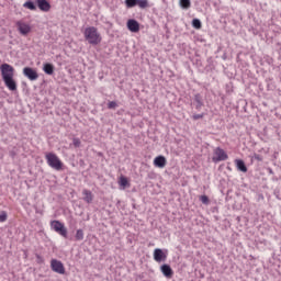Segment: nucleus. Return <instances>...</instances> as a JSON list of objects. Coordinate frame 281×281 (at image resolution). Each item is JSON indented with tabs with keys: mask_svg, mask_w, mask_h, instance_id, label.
<instances>
[{
	"mask_svg": "<svg viewBox=\"0 0 281 281\" xmlns=\"http://www.w3.org/2000/svg\"><path fill=\"white\" fill-rule=\"evenodd\" d=\"M2 80L9 91H16V80H14V67L10 64H2L0 66Z\"/></svg>",
	"mask_w": 281,
	"mask_h": 281,
	"instance_id": "obj_1",
	"label": "nucleus"
},
{
	"mask_svg": "<svg viewBox=\"0 0 281 281\" xmlns=\"http://www.w3.org/2000/svg\"><path fill=\"white\" fill-rule=\"evenodd\" d=\"M83 35L90 45H100V43H102V36H100L98 29L94 26L87 27Z\"/></svg>",
	"mask_w": 281,
	"mask_h": 281,
	"instance_id": "obj_2",
	"label": "nucleus"
},
{
	"mask_svg": "<svg viewBox=\"0 0 281 281\" xmlns=\"http://www.w3.org/2000/svg\"><path fill=\"white\" fill-rule=\"evenodd\" d=\"M47 164L50 168L54 170H63V161H60V158L56 156L54 153H49L46 155Z\"/></svg>",
	"mask_w": 281,
	"mask_h": 281,
	"instance_id": "obj_3",
	"label": "nucleus"
},
{
	"mask_svg": "<svg viewBox=\"0 0 281 281\" xmlns=\"http://www.w3.org/2000/svg\"><path fill=\"white\" fill-rule=\"evenodd\" d=\"M50 227L59 234V236H63V238H67V228L65 227V224H63L60 221H52Z\"/></svg>",
	"mask_w": 281,
	"mask_h": 281,
	"instance_id": "obj_4",
	"label": "nucleus"
},
{
	"mask_svg": "<svg viewBox=\"0 0 281 281\" xmlns=\"http://www.w3.org/2000/svg\"><path fill=\"white\" fill-rule=\"evenodd\" d=\"M50 269L55 271V273H59L60 276H65V266L63 261H58L57 259H53L50 261Z\"/></svg>",
	"mask_w": 281,
	"mask_h": 281,
	"instance_id": "obj_5",
	"label": "nucleus"
},
{
	"mask_svg": "<svg viewBox=\"0 0 281 281\" xmlns=\"http://www.w3.org/2000/svg\"><path fill=\"white\" fill-rule=\"evenodd\" d=\"M214 155L215 156L213 157V161L215 164H217V161H226V159H228L227 153H225V150L221 147L215 149Z\"/></svg>",
	"mask_w": 281,
	"mask_h": 281,
	"instance_id": "obj_6",
	"label": "nucleus"
},
{
	"mask_svg": "<svg viewBox=\"0 0 281 281\" xmlns=\"http://www.w3.org/2000/svg\"><path fill=\"white\" fill-rule=\"evenodd\" d=\"M23 75L31 81L38 80V72L32 67H24Z\"/></svg>",
	"mask_w": 281,
	"mask_h": 281,
	"instance_id": "obj_7",
	"label": "nucleus"
},
{
	"mask_svg": "<svg viewBox=\"0 0 281 281\" xmlns=\"http://www.w3.org/2000/svg\"><path fill=\"white\" fill-rule=\"evenodd\" d=\"M16 27L22 36H27L32 32V26L21 21L16 22Z\"/></svg>",
	"mask_w": 281,
	"mask_h": 281,
	"instance_id": "obj_8",
	"label": "nucleus"
},
{
	"mask_svg": "<svg viewBox=\"0 0 281 281\" xmlns=\"http://www.w3.org/2000/svg\"><path fill=\"white\" fill-rule=\"evenodd\" d=\"M167 258H168V256L166 254H164V250L161 248H156L154 250V260L156 262H166Z\"/></svg>",
	"mask_w": 281,
	"mask_h": 281,
	"instance_id": "obj_9",
	"label": "nucleus"
},
{
	"mask_svg": "<svg viewBox=\"0 0 281 281\" xmlns=\"http://www.w3.org/2000/svg\"><path fill=\"white\" fill-rule=\"evenodd\" d=\"M36 5L42 12H49L52 4L47 0H36Z\"/></svg>",
	"mask_w": 281,
	"mask_h": 281,
	"instance_id": "obj_10",
	"label": "nucleus"
},
{
	"mask_svg": "<svg viewBox=\"0 0 281 281\" xmlns=\"http://www.w3.org/2000/svg\"><path fill=\"white\" fill-rule=\"evenodd\" d=\"M160 271L162 276H165V278H172V276H175V271H172V268L170 267V265H167V263H164L160 267Z\"/></svg>",
	"mask_w": 281,
	"mask_h": 281,
	"instance_id": "obj_11",
	"label": "nucleus"
},
{
	"mask_svg": "<svg viewBox=\"0 0 281 281\" xmlns=\"http://www.w3.org/2000/svg\"><path fill=\"white\" fill-rule=\"evenodd\" d=\"M127 29L130 30V32H134V33L139 32V22H137V20H134V19L128 20Z\"/></svg>",
	"mask_w": 281,
	"mask_h": 281,
	"instance_id": "obj_12",
	"label": "nucleus"
},
{
	"mask_svg": "<svg viewBox=\"0 0 281 281\" xmlns=\"http://www.w3.org/2000/svg\"><path fill=\"white\" fill-rule=\"evenodd\" d=\"M166 157L164 156H158L154 159V166H156V168H166Z\"/></svg>",
	"mask_w": 281,
	"mask_h": 281,
	"instance_id": "obj_13",
	"label": "nucleus"
},
{
	"mask_svg": "<svg viewBox=\"0 0 281 281\" xmlns=\"http://www.w3.org/2000/svg\"><path fill=\"white\" fill-rule=\"evenodd\" d=\"M55 67L54 64H49V63H45L43 65V71L47 75V76H54V71H55Z\"/></svg>",
	"mask_w": 281,
	"mask_h": 281,
	"instance_id": "obj_14",
	"label": "nucleus"
},
{
	"mask_svg": "<svg viewBox=\"0 0 281 281\" xmlns=\"http://www.w3.org/2000/svg\"><path fill=\"white\" fill-rule=\"evenodd\" d=\"M235 164H236V168H237V170H239V172H247V165H245V160L236 159Z\"/></svg>",
	"mask_w": 281,
	"mask_h": 281,
	"instance_id": "obj_15",
	"label": "nucleus"
},
{
	"mask_svg": "<svg viewBox=\"0 0 281 281\" xmlns=\"http://www.w3.org/2000/svg\"><path fill=\"white\" fill-rule=\"evenodd\" d=\"M194 102L196 111H201V108L203 106V97H201L200 93L194 94Z\"/></svg>",
	"mask_w": 281,
	"mask_h": 281,
	"instance_id": "obj_16",
	"label": "nucleus"
},
{
	"mask_svg": "<svg viewBox=\"0 0 281 281\" xmlns=\"http://www.w3.org/2000/svg\"><path fill=\"white\" fill-rule=\"evenodd\" d=\"M83 194V201H86V203H93V193H91L90 190L85 189L82 191Z\"/></svg>",
	"mask_w": 281,
	"mask_h": 281,
	"instance_id": "obj_17",
	"label": "nucleus"
},
{
	"mask_svg": "<svg viewBox=\"0 0 281 281\" xmlns=\"http://www.w3.org/2000/svg\"><path fill=\"white\" fill-rule=\"evenodd\" d=\"M75 240H85V231L81 228L77 229Z\"/></svg>",
	"mask_w": 281,
	"mask_h": 281,
	"instance_id": "obj_18",
	"label": "nucleus"
},
{
	"mask_svg": "<svg viewBox=\"0 0 281 281\" xmlns=\"http://www.w3.org/2000/svg\"><path fill=\"white\" fill-rule=\"evenodd\" d=\"M23 8H26L27 10H36V4L34 3V1L29 0L23 4Z\"/></svg>",
	"mask_w": 281,
	"mask_h": 281,
	"instance_id": "obj_19",
	"label": "nucleus"
},
{
	"mask_svg": "<svg viewBox=\"0 0 281 281\" xmlns=\"http://www.w3.org/2000/svg\"><path fill=\"white\" fill-rule=\"evenodd\" d=\"M202 26L201 20L196 18L192 20V27H194V30H201Z\"/></svg>",
	"mask_w": 281,
	"mask_h": 281,
	"instance_id": "obj_20",
	"label": "nucleus"
},
{
	"mask_svg": "<svg viewBox=\"0 0 281 281\" xmlns=\"http://www.w3.org/2000/svg\"><path fill=\"white\" fill-rule=\"evenodd\" d=\"M136 5L142 10H145V8H148V0H137Z\"/></svg>",
	"mask_w": 281,
	"mask_h": 281,
	"instance_id": "obj_21",
	"label": "nucleus"
},
{
	"mask_svg": "<svg viewBox=\"0 0 281 281\" xmlns=\"http://www.w3.org/2000/svg\"><path fill=\"white\" fill-rule=\"evenodd\" d=\"M125 5L128 9L135 8V5H137V0H125Z\"/></svg>",
	"mask_w": 281,
	"mask_h": 281,
	"instance_id": "obj_22",
	"label": "nucleus"
},
{
	"mask_svg": "<svg viewBox=\"0 0 281 281\" xmlns=\"http://www.w3.org/2000/svg\"><path fill=\"white\" fill-rule=\"evenodd\" d=\"M180 5L183 10H188L191 5L190 0H180Z\"/></svg>",
	"mask_w": 281,
	"mask_h": 281,
	"instance_id": "obj_23",
	"label": "nucleus"
},
{
	"mask_svg": "<svg viewBox=\"0 0 281 281\" xmlns=\"http://www.w3.org/2000/svg\"><path fill=\"white\" fill-rule=\"evenodd\" d=\"M120 186H122L123 188H126L128 186V179L126 177H121Z\"/></svg>",
	"mask_w": 281,
	"mask_h": 281,
	"instance_id": "obj_24",
	"label": "nucleus"
},
{
	"mask_svg": "<svg viewBox=\"0 0 281 281\" xmlns=\"http://www.w3.org/2000/svg\"><path fill=\"white\" fill-rule=\"evenodd\" d=\"M8 221V213L5 211H2L0 213V223H5Z\"/></svg>",
	"mask_w": 281,
	"mask_h": 281,
	"instance_id": "obj_25",
	"label": "nucleus"
},
{
	"mask_svg": "<svg viewBox=\"0 0 281 281\" xmlns=\"http://www.w3.org/2000/svg\"><path fill=\"white\" fill-rule=\"evenodd\" d=\"M108 109H117V102L115 101H110L108 103Z\"/></svg>",
	"mask_w": 281,
	"mask_h": 281,
	"instance_id": "obj_26",
	"label": "nucleus"
},
{
	"mask_svg": "<svg viewBox=\"0 0 281 281\" xmlns=\"http://www.w3.org/2000/svg\"><path fill=\"white\" fill-rule=\"evenodd\" d=\"M72 144L75 148H80V144H81L80 138H74Z\"/></svg>",
	"mask_w": 281,
	"mask_h": 281,
	"instance_id": "obj_27",
	"label": "nucleus"
},
{
	"mask_svg": "<svg viewBox=\"0 0 281 281\" xmlns=\"http://www.w3.org/2000/svg\"><path fill=\"white\" fill-rule=\"evenodd\" d=\"M201 202L204 203V205H207V203H210V198H207V195H202Z\"/></svg>",
	"mask_w": 281,
	"mask_h": 281,
	"instance_id": "obj_28",
	"label": "nucleus"
},
{
	"mask_svg": "<svg viewBox=\"0 0 281 281\" xmlns=\"http://www.w3.org/2000/svg\"><path fill=\"white\" fill-rule=\"evenodd\" d=\"M251 159H256V161H262L263 158H262V156L260 154H254Z\"/></svg>",
	"mask_w": 281,
	"mask_h": 281,
	"instance_id": "obj_29",
	"label": "nucleus"
},
{
	"mask_svg": "<svg viewBox=\"0 0 281 281\" xmlns=\"http://www.w3.org/2000/svg\"><path fill=\"white\" fill-rule=\"evenodd\" d=\"M204 114H193V120H203Z\"/></svg>",
	"mask_w": 281,
	"mask_h": 281,
	"instance_id": "obj_30",
	"label": "nucleus"
},
{
	"mask_svg": "<svg viewBox=\"0 0 281 281\" xmlns=\"http://www.w3.org/2000/svg\"><path fill=\"white\" fill-rule=\"evenodd\" d=\"M36 258L40 262H43V257H41V255H36Z\"/></svg>",
	"mask_w": 281,
	"mask_h": 281,
	"instance_id": "obj_31",
	"label": "nucleus"
}]
</instances>
